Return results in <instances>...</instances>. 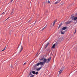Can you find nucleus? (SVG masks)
<instances>
[{"mask_svg": "<svg viewBox=\"0 0 77 77\" xmlns=\"http://www.w3.org/2000/svg\"><path fill=\"white\" fill-rule=\"evenodd\" d=\"M50 60H51V57H50L49 58L47 59L46 58H44L43 60V62L44 63H49V62H50Z\"/></svg>", "mask_w": 77, "mask_h": 77, "instance_id": "obj_1", "label": "nucleus"}, {"mask_svg": "<svg viewBox=\"0 0 77 77\" xmlns=\"http://www.w3.org/2000/svg\"><path fill=\"white\" fill-rule=\"evenodd\" d=\"M74 17V16H72L71 17V18L72 19V20H77V17Z\"/></svg>", "mask_w": 77, "mask_h": 77, "instance_id": "obj_2", "label": "nucleus"}, {"mask_svg": "<svg viewBox=\"0 0 77 77\" xmlns=\"http://www.w3.org/2000/svg\"><path fill=\"white\" fill-rule=\"evenodd\" d=\"M72 22V21H68L67 22H66L65 23L66 24V25H67V24H70V23Z\"/></svg>", "mask_w": 77, "mask_h": 77, "instance_id": "obj_3", "label": "nucleus"}, {"mask_svg": "<svg viewBox=\"0 0 77 77\" xmlns=\"http://www.w3.org/2000/svg\"><path fill=\"white\" fill-rule=\"evenodd\" d=\"M61 1V0H58V1H57L55 3V5H57V3H59V2H60V1Z\"/></svg>", "mask_w": 77, "mask_h": 77, "instance_id": "obj_4", "label": "nucleus"}, {"mask_svg": "<svg viewBox=\"0 0 77 77\" xmlns=\"http://www.w3.org/2000/svg\"><path fill=\"white\" fill-rule=\"evenodd\" d=\"M39 64H40V65H41V66H42V65H44V62H41L39 63Z\"/></svg>", "mask_w": 77, "mask_h": 77, "instance_id": "obj_5", "label": "nucleus"}, {"mask_svg": "<svg viewBox=\"0 0 77 77\" xmlns=\"http://www.w3.org/2000/svg\"><path fill=\"white\" fill-rule=\"evenodd\" d=\"M67 28V26H65V27H63L61 29V30H66V29Z\"/></svg>", "mask_w": 77, "mask_h": 77, "instance_id": "obj_6", "label": "nucleus"}, {"mask_svg": "<svg viewBox=\"0 0 77 77\" xmlns=\"http://www.w3.org/2000/svg\"><path fill=\"white\" fill-rule=\"evenodd\" d=\"M49 44V43L48 42L47 43L46 45L45 46V48H46L47 47H48V45Z\"/></svg>", "mask_w": 77, "mask_h": 77, "instance_id": "obj_7", "label": "nucleus"}, {"mask_svg": "<svg viewBox=\"0 0 77 77\" xmlns=\"http://www.w3.org/2000/svg\"><path fill=\"white\" fill-rule=\"evenodd\" d=\"M63 70L62 69H61L60 70L59 72V74H61L62 73V72Z\"/></svg>", "mask_w": 77, "mask_h": 77, "instance_id": "obj_8", "label": "nucleus"}, {"mask_svg": "<svg viewBox=\"0 0 77 77\" xmlns=\"http://www.w3.org/2000/svg\"><path fill=\"white\" fill-rule=\"evenodd\" d=\"M41 68H42V67H40V68L37 69H36L37 71H39V70H40V69H41Z\"/></svg>", "mask_w": 77, "mask_h": 77, "instance_id": "obj_9", "label": "nucleus"}, {"mask_svg": "<svg viewBox=\"0 0 77 77\" xmlns=\"http://www.w3.org/2000/svg\"><path fill=\"white\" fill-rule=\"evenodd\" d=\"M22 50H23V46H21V48H20V52H21V51H22Z\"/></svg>", "mask_w": 77, "mask_h": 77, "instance_id": "obj_10", "label": "nucleus"}, {"mask_svg": "<svg viewBox=\"0 0 77 77\" xmlns=\"http://www.w3.org/2000/svg\"><path fill=\"white\" fill-rule=\"evenodd\" d=\"M61 33L62 34H64L65 33L64 31H61Z\"/></svg>", "mask_w": 77, "mask_h": 77, "instance_id": "obj_11", "label": "nucleus"}, {"mask_svg": "<svg viewBox=\"0 0 77 77\" xmlns=\"http://www.w3.org/2000/svg\"><path fill=\"white\" fill-rule=\"evenodd\" d=\"M55 45H55V44H54L53 46H52V48H55Z\"/></svg>", "mask_w": 77, "mask_h": 77, "instance_id": "obj_12", "label": "nucleus"}, {"mask_svg": "<svg viewBox=\"0 0 77 77\" xmlns=\"http://www.w3.org/2000/svg\"><path fill=\"white\" fill-rule=\"evenodd\" d=\"M40 64H39V63H38L36 65H35V66H39V65Z\"/></svg>", "mask_w": 77, "mask_h": 77, "instance_id": "obj_13", "label": "nucleus"}, {"mask_svg": "<svg viewBox=\"0 0 77 77\" xmlns=\"http://www.w3.org/2000/svg\"><path fill=\"white\" fill-rule=\"evenodd\" d=\"M13 12H14V9H12V11H11V15H12V14H13Z\"/></svg>", "mask_w": 77, "mask_h": 77, "instance_id": "obj_14", "label": "nucleus"}, {"mask_svg": "<svg viewBox=\"0 0 77 77\" xmlns=\"http://www.w3.org/2000/svg\"><path fill=\"white\" fill-rule=\"evenodd\" d=\"M32 74H35V71H32Z\"/></svg>", "mask_w": 77, "mask_h": 77, "instance_id": "obj_15", "label": "nucleus"}, {"mask_svg": "<svg viewBox=\"0 0 77 77\" xmlns=\"http://www.w3.org/2000/svg\"><path fill=\"white\" fill-rule=\"evenodd\" d=\"M6 48V47H5V48L3 49L1 51H4L5 50Z\"/></svg>", "mask_w": 77, "mask_h": 77, "instance_id": "obj_16", "label": "nucleus"}, {"mask_svg": "<svg viewBox=\"0 0 77 77\" xmlns=\"http://www.w3.org/2000/svg\"><path fill=\"white\" fill-rule=\"evenodd\" d=\"M57 21V19L55 20H54V23H56V21Z\"/></svg>", "mask_w": 77, "mask_h": 77, "instance_id": "obj_17", "label": "nucleus"}, {"mask_svg": "<svg viewBox=\"0 0 77 77\" xmlns=\"http://www.w3.org/2000/svg\"><path fill=\"white\" fill-rule=\"evenodd\" d=\"M35 74H36V75H37V74H38V72H36Z\"/></svg>", "mask_w": 77, "mask_h": 77, "instance_id": "obj_18", "label": "nucleus"}, {"mask_svg": "<svg viewBox=\"0 0 77 77\" xmlns=\"http://www.w3.org/2000/svg\"><path fill=\"white\" fill-rule=\"evenodd\" d=\"M44 58H42L41 59H40V60H44Z\"/></svg>", "mask_w": 77, "mask_h": 77, "instance_id": "obj_19", "label": "nucleus"}, {"mask_svg": "<svg viewBox=\"0 0 77 77\" xmlns=\"http://www.w3.org/2000/svg\"><path fill=\"white\" fill-rule=\"evenodd\" d=\"M46 27V26H45V27H44V28H43L42 29V30H44V29Z\"/></svg>", "mask_w": 77, "mask_h": 77, "instance_id": "obj_20", "label": "nucleus"}, {"mask_svg": "<svg viewBox=\"0 0 77 77\" xmlns=\"http://www.w3.org/2000/svg\"><path fill=\"white\" fill-rule=\"evenodd\" d=\"M55 24V23L54 22L53 23V26H54Z\"/></svg>", "mask_w": 77, "mask_h": 77, "instance_id": "obj_21", "label": "nucleus"}, {"mask_svg": "<svg viewBox=\"0 0 77 77\" xmlns=\"http://www.w3.org/2000/svg\"><path fill=\"white\" fill-rule=\"evenodd\" d=\"M61 24L59 26V27H58V29H59V28H60V26H61Z\"/></svg>", "mask_w": 77, "mask_h": 77, "instance_id": "obj_22", "label": "nucleus"}, {"mask_svg": "<svg viewBox=\"0 0 77 77\" xmlns=\"http://www.w3.org/2000/svg\"><path fill=\"white\" fill-rule=\"evenodd\" d=\"M48 3H50V2L49 0L48 1Z\"/></svg>", "mask_w": 77, "mask_h": 77, "instance_id": "obj_23", "label": "nucleus"}, {"mask_svg": "<svg viewBox=\"0 0 77 77\" xmlns=\"http://www.w3.org/2000/svg\"><path fill=\"white\" fill-rule=\"evenodd\" d=\"M9 17H8V18H7L5 21H6V20H8V19H9Z\"/></svg>", "mask_w": 77, "mask_h": 77, "instance_id": "obj_24", "label": "nucleus"}, {"mask_svg": "<svg viewBox=\"0 0 77 77\" xmlns=\"http://www.w3.org/2000/svg\"><path fill=\"white\" fill-rule=\"evenodd\" d=\"M32 74V72H30L29 73V75H31Z\"/></svg>", "mask_w": 77, "mask_h": 77, "instance_id": "obj_25", "label": "nucleus"}, {"mask_svg": "<svg viewBox=\"0 0 77 77\" xmlns=\"http://www.w3.org/2000/svg\"><path fill=\"white\" fill-rule=\"evenodd\" d=\"M74 33H76V29L75 30Z\"/></svg>", "mask_w": 77, "mask_h": 77, "instance_id": "obj_26", "label": "nucleus"}, {"mask_svg": "<svg viewBox=\"0 0 77 77\" xmlns=\"http://www.w3.org/2000/svg\"><path fill=\"white\" fill-rule=\"evenodd\" d=\"M64 4V3L63 2V3L61 4V5H63Z\"/></svg>", "mask_w": 77, "mask_h": 77, "instance_id": "obj_27", "label": "nucleus"}, {"mask_svg": "<svg viewBox=\"0 0 77 77\" xmlns=\"http://www.w3.org/2000/svg\"><path fill=\"white\" fill-rule=\"evenodd\" d=\"M26 65V63H25L24 64H23V65Z\"/></svg>", "mask_w": 77, "mask_h": 77, "instance_id": "obj_28", "label": "nucleus"}, {"mask_svg": "<svg viewBox=\"0 0 77 77\" xmlns=\"http://www.w3.org/2000/svg\"><path fill=\"white\" fill-rule=\"evenodd\" d=\"M14 0H11V2H12Z\"/></svg>", "mask_w": 77, "mask_h": 77, "instance_id": "obj_29", "label": "nucleus"}, {"mask_svg": "<svg viewBox=\"0 0 77 77\" xmlns=\"http://www.w3.org/2000/svg\"><path fill=\"white\" fill-rule=\"evenodd\" d=\"M4 12L1 15H2V14H3L4 13Z\"/></svg>", "mask_w": 77, "mask_h": 77, "instance_id": "obj_30", "label": "nucleus"}, {"mask_svg": "<svg viewBox=\"0 0 77 77\" xmlns=\"http://www.w3.org/2000/svg\"><path fill=\"white\" fill-rule=\"evenodd\" d=\"M36 22H37V21H35V23H36Z\"/></svg>", "mask_w": 77, "mask_h": 77, "instance_id": "obj_31", "label": "nucleus"}, {"mask_svg": "<svg viewBox=\"0 0 77 77\" xmlns=\"http://www.w3.org/2000/svg\"><path fill=\"white\" fill-rule=\"evenodd\" d=\"M47 25H46V27H47Z\"/></svg>", "mask_w": 77, "mask_h": 77, "instance_id": "obj_32", "label": "nucleus"}, {"mask_svg": "<svg viewBox=\"0 0 77 77\" xmlns=\"http://www.w3.org/2000/svg\"><path fill=\"white\" fill-rule=\"evenodd\" d=\"M2 17H2L1 18H2Z\"/></svg>", "mask_w": 77, "mask_h": 77, "instance_id": "obj_33", "label": "nucleus"}, {"mask_svg": "<svg viewBox=\"0 0 77 77\" xmlns=\"http://www.w3.org/2000/svg\"><path fill=\"white\" fill-rule=\"evenodd\" d=\"M76 18H77V17H76Z\"/></svg>", "mask_w": 77, "mask_h": 77, "instance_id": "obj_34", "label": "nucleus"}]
</instances>
